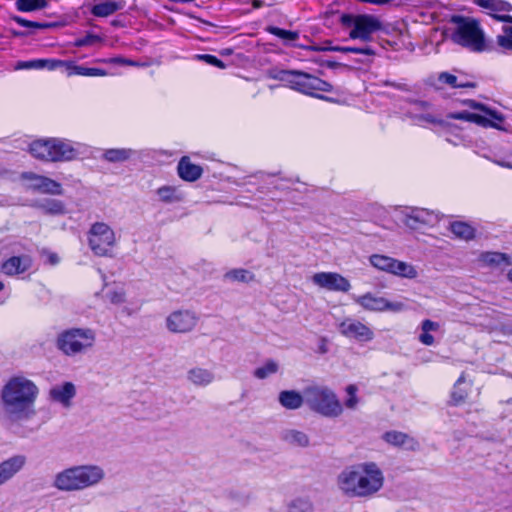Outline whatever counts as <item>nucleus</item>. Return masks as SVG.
<instances>
[{"label": "nucleus", "mask_w": 512, "mask_h": 512, "mask_svg": "<svg viewBox=\"0 0 512 512\" xmlns=\"http://www.w3.org/2000/svg\"><path fill=\"white\" fill-rule=\"evenodd\" d=\"M39 395L40 387L27 375L19 373L9 377L0 389L3 424L13 430L32 419Z\"/></svg>", "instance_id": "f257e3e1"}, {"label": "nucleus", "mask_w": 512, "mask_h": 512, "mask_svg": "<svg viewBox=\"0 0 512 512\" xmlns=\"http://www.w3.org/2000/svg\"><path fill=\"white\" fill-rule=\"evenodd\" d=\"M384 482V472L373 461L346 466L336 477L338 490L348 498H372L382 490Z\"/></svg>", "instance_id": "f03ea898"}, {"label": "nucleus", "mask_w": 512, "mask_h": 512, "mask_svg": "<svg viewBox=\"0 0 512 512\" xmlns=\"http://www.w3.org/2000/svg\"><path fill=\"white\" fill-rule=\"evenodd\" d=\"M105 472L98 465H77L58 472L53 479V487L63 492L81 491L98 485Z\"/></svg>", "instance_id": "7ed1b4c3"}, {"label": "nucleus", "mask_w": 512, "mask_h": 512, "mask_svg": "<svg viewBox=\"0 0 512 512\" xmlns=\"http://www.w3.org/2000/svg\"><path fill=\"white\" fill-rule=\"evenodd\" d=\"M271 77L285 83L289 88L326 101L331 98L318 94V92H331L333 86L312 74L299 70H278Z\"/></svg>", "instance_id": "20e7f679"}, {"label": "nucleus", "mask_w": 512, "mask_h": 512, "mask_svg": "<svg viewBox=\"0 0 512 512\" xmlns=\"http://www.w3.org/2000/svg\"><path fill=\"white\" fill-rule=\"evenodd\" d=\"M96 332L88 327H72L60 331L55 338L58 351L67 357H76L92 350Z\"/></svg>", "instance_id": "39448f33"}, {"label": "nucleus", "mask_w": 512, "mask_h": 512, "mask_svg": "<svg viewBox=\"0 0 512 512\" xmlns=\"http://www.w3.org/2000/svg\"><path fill=\"white\" fill-rule=\"evenodd\" d=\"M305 405L323 417L335 418L342 414L343 406L336 393L328 386L312 384L305 387Z\"/></svg>", "instance_id": "423d86ee"}, {"label": "nucleus", "mask_w": 512, "mask_h": 512, "mask_svg": "<svg viewBox=\"0 0 512 512\" xmlns=\"http://www.w3.org/2000/svg\"><path fill=\"white\" fill-rule=\"evenodd\" d=\"M457 26L451 34V40L471 52L481 53L487 50L485 33L479 21L473 18L458 17Z\"/></svg>", "instance_id": "0eeeda50"}, {"label": "nucleus", "mask_w": 512, "mask_h": 512, "mask_svg": "<svg viewBox=\"0 0 512 512\" xmlns=\"http://www.w3.org/2000/svg\"><path fill=\"white\" fill-rule=\"evenodd\" d=\"M340 23L344 27L351 28L349 32L351 39H359L363 42L370 41L372 35L382 29L381 21L369 14H342Z\"/></svg>", "instance_id": "6e6552de"}, {"label": "nucleus", "mask_w": 512, "mask_h": 512, "mask_svg": "<svg viewBox=\"0 0 512 512\" xmlns=\"http://www.w3.org/2000/svg\"><path fill=\"white\" fill-rule=\"evenodd\" d=\"M467 105L474 109L480 110L485 113L481 115L478 113H472L469 111L451 112L447 115L449 119L463 120L467 122L476 123L482 127H492L495 129L502 130L501 123L504 121V116L494 110L487 108L484 104L478 103L474 100H469Z\"/></svg>", "instance_id": "1a4fd4ad"}, {"label": "nucleus", "mask_w": 512, "mask_h": 512, "mask_svg": "<svg viewBox=\"0 0 512 512\" xmlns=\"http://www.w3.org/2000/svg\"><path fill=\"white\" fill-rule=\"evenodd\" d=\"M90 249L97 256H112L117 247L115 232L105 223L98 222L91 226L88 233Z\"/></svg>", "instance_id": "9d476101"}, {"label": "nucleus", "mask_w": 512, "mask_h": 512, "mask_svg": "<svg viewBox=\"0 0 512 512\" xmlns=\"http://www.w3.org/2000/svg\"><path fill=\"white\" fill-rule=\"evenodd\" d=\"M369 260L376 269L399 277L414 279L418 276L417 270L413 265L389 256L374 254L370 256Z\"/></svg>", "instance_id": "9b49d317"}, {"label": "nucleus", "mask_w": 512, "mask_h": 512, "mask_svg": "<svg viewBox=\"0 0 512 512\" xmlns=\"http://www.w3.org/2000/svg\"><path fill=\"white\" fill-rule=\"evenodd\" d=\"M402 222L411 229H419L423 226H433L439 222L440 216L433 210L411 207L401 212Z\"/></svg>", "instance_id": "f8f14e48"}, {"label": "nucleus", "mask_w": 512, "mask_h": 512, "mask_svg": "<svg viewBox=\"0 0 512 512\" xmlns=\"http://www.w3.org/2000/svg\"><path fill=\"white\" fill-rule=\"evenodd\" d=\"M21 180L27 189L51 195L63 194L62 185L46 176L38 175L33 172H26L21 175Z\"/></svg>", "instance_id": "ddd939ff"}, {"label": "nucleus", "mask_w": 512, "mask_h": 512, "mask_svg": "<svg viewBox=\"0 0 512 512\" xmlns=\"http://www.w3.org/2000/svg\"><path fill=\"white\" fill-rule=\"evenodd\" d=\"M353 299L357 304H359L361 307H363L364 309L369 310V311L401 312L406 308V306L403 302H400V301L392 302L384 297H377V296L373 295L372 293H366L362 296H354Z\"/></svg>", "instance_id": "4468645a"}, {"label": "nucleus", "mask_w": 512, "mask_h": 512, "mask_svg": "<svg viewBox=\"0 0 512 512\" xmlns=\"http://www.w3.org/2000/svg\"><path fill=\"white\" fill-rule=\"evenodd\" d=\"M88 147L79 142H73L65 138H56L54 162H67L86 153Z\"/></svg>", "instance_id": "2eb2a0df"}, {"label": "nucleus", "mask_w": 512, "mask_h": 512, "mask_svg": "<svg viewBox=\"0 0 512 512\" xmlns=\"http://www.w3.org/2000/svg\"><path fill=\"white\" fill-rule=\"evenodd\" d=\"M196 314L189 310H178L172 312L166 319V326L173 333L190 332L197 324Z\"/></svg>", "instance_id": "dca6fc26"}, {"label": "nucleus", "mask_w": 512, "mask_h": 512, "mask_svg": "<svg viewBox=\"0 0 512 512\" xmlns=\"http://www.w3.org/2000/svg\"><path fill=\"white\" fill-rule=\"evenodd\" d=\"M339 332L348 338L368 342L374 338L373 330L359 320L346 318L338 325Z\"/></svg>", "instance_id": "f3484780"}, {"label": "nucleus", "mask_w": 512, "mask_h": 512, "mask_svg": "<svg viewBox=\"0 0 512 512\" xmlns=\"http://www.w3.org/2000/svg\"><path fill=\"white\" fill-rule=\"evenodd\" d=\"M312 281L317 286L330 291L348 292L351 288L350 282L335 272L316 273L313 275Z\"/></svg>", "instance_id": "a211bd4d"}, {"label": "nucleus", "mask_w": 512, "mask_h": 512, "mask_svg": "<svg viewBox=\"0 0 512 512\" xmlns=\"http://www.w3.org/2000/svg\"><path fill=\"white\" fill-rule=\"evenodd\" d=\"M75 396L76 386L69 381L55 384L49 390V399L64 408H69L72 405Z\"/></svg>", "instance_id": "6ab92c4d"}, {"label": "nucleus", "mask_w": 512, "mask_h": 512, "mask_svg": "<svg viewBox=\"0 0 512 512\" xmlns=\"http://www.w3.org/2000/svg\"><path fill=\"white\" fill-rule=\"evenodd\" d=\"M26 456L17 454L0 462V486L12 480L26 465Z\"/></svg>", "instance_id": "aec40b11"}, {"label": "nucleus", "mask_w": 512, "mask_h": 512, "mask_svg": "<svg viewBox=\"0 0 512 512\" xmlns=\"http://www.w3.org/2000/svg\"><path fill=\"white\" fill-rule=\"evenodd\" d=\"M55 143L56 138H43L34 140L29 145V152L36 159L45 162H54Z\"/></svg>", "instance_id": "412c9836"}, {"label": "nucleus", "mask_w": 512, "mask_h": 512, "mask_svg": "<svg viewBox=\"0 0 512 512\" xmlns=\"http://www.w3.org/2000/svg\"><path fill=\"white\" fill-rule=\"evenodd\" d=\"M67 61L59 59H33L29 61H20L16 64V70H48L54 71L64 67L66 69Z\"/></svg>", "instance_id": "4be33fe9"}, {"label": "nucleus", "mask_w": 512, "mask_h": 512, "mask_svg": "<svg viewBox=\"0 0 512 512\" xmlns=\"http://www.w3.org/2000/svg\"><path fill=\"white\" fill-rule=\"evenodd\" d=\"M32 266V259L28 255L13 256L1 265V272L8 276H14L26 272Z\"/></svg>", "instance_id": "5701e85b"}, {"label": "nucleus", "mask_w": 512, "mask_h": 512, "mask_svg": "<svg viewBox=\"0 0 512 512\" xmlns=\"http://www.w3.org/2000/svg\"><path fill=\"white\" fill-rule=\"evenodd\" d=\"M496 20L505 23L501 28V33L496 36V44L503 52H512V16L495 15Z\"/></svg>", "instance_id": "b1692460"}, {"label": "nucleus", "mask_w": 512, "mask_h": 512, "mask_svg": "<svg viewBox=\"0 0 512 512\" xmlns=\"http://www.w3.org/2000/svg\"><path fill=\"white\" fill-rule=\"evenodd\" d=\"M431 85L437 89H442L444 86L450 88H474L476 86L474 82L463 81L458 76L448 72L439 73L436 80L431 81Z\"/></svg>", "instance_id": "393cba45"}, {"label": "nucleus", "mask_w": 512, "mask_h": 512, "mask_svg": "<svg viewBox=\"0 0 512 512\" xmlns=\"http://www.w3.org/2000/svg\"><path fill=\"white\" fill-rule=\"evenodd\" d=\"M280 439L292 447H308L310 438L306 432L296 428H285L280 432Z\"/></svg>", "instance_id": "a878e982"}, {"label": "nucleus", "mask_w": 512, "mask_h": 512, "mask_svg": "<svg viewBox=\"0 0 512 512\" xmlns=\"http://www.w3.org/2000/svg\"><path fill=\"white\" fill-rule=\"evenodd\" d=\"M279 403L288 410L299 409L305 404V389L302 393L295 390H284L279 393Z\"/></svg>", "instance_id": "bb28decb"}, {"label": "nucleus", "mask_w": 512, "mask_h": 512, "mask_svg": "<svg viewBox=\"0 0 512 512\" xmlns=\"http://www.w3.org/2000/svg\"><path fill=\"white\" fill-rule=\"evenodd\" d=\"M178 174L185 181H195L201 177L202 168L192 164L187 157H183L178 163Z\"/></svg>", "instance_id": "cd10ccee"}, {"label": "nucleus", "mask_w": 512, "mask_h": 512, "mask_svg": "<svg viewBox=\"0 0 512 512\" xmlns=\"http://www.w3.org/2000/svg\"><path fill=\"white\" fill-rule=\"evenodd\" d=\"M476 3L490 11V15L496 19L495 15L503 16L502 12H510L512 11V5L504 0H477Z\"/></svg>", "instance_id": "c85d7f7f"}, {"label": "nucleus", "mask_w": 512, "mask_h": 512, "mask_svg": "<svg viewBox=\"0 0 512 512\" xmlns=\"http://www.w3.org/2000/svg\"><path fill=\"white\" fill-rule=\"evenodd\" d=\"M384 440L392 445L401 446L406 445L407 448L415 450L418 448L419 444L413 438L409 437L407 434L398 432V431H390L386 432L383 436Z\"/></svg>", "instance_id": "c756f323"}, {"label": "nucleus", "mask_w": 512, "mask_h": 512, "mask_svg": "<svg viewBox=\"0 0 512 512\" xmlns=\"http://www.w3.org/2000/svg\"><path fill=\"white\" fill-rule=\"evenodd\" d=\"M188 380L196 386H207L214 380V374L204 368L196 367L187 372Z\"/></svg>", "instance_id": "7c9ffc66"}, {"label": "nucleus", "mask_w": 512, "mask_h": 512, "mask_svg": "<svg viewBox=\"0 0 512 512\" xmlns=\"http://www.w3.org/2000/svg\"><path fill=\"white\" fill-rule=\"evenodd\" d=\"M66 71L68 76L72 75H81V76H90V77H97V76H106L108 74H112V72L105 71L100 68H94V67H85V66H78L73 64L70 61H67L66 63Z\"/></svg>", "instance_id": "2f4dec72"}, {"label": "nucleus", "mask_w": 512, "mask_h": 512, "mask_svg": "<svg viewBox=\"0 0 512 512\" xmlns=\"http://www.w3.org/2000/svg\"><path fill=\"white\" fill-rule=\"evenodd\" d=\"M316 51H337L342 53H355V54H363L368 56L375 55V51L370 46L363 47H350V46H325V47H317L314 48Z\"/></svg>", "instance_id": "473e14b6"}, {"label": "nucleus", "mask_w": 512, "mask_h": 512, "mask_svg": "<svg viewBox=\"0 0 512 512\" xmlns=\"http://www.w3.org/2000/svg\"><path fill=\"white\" fill-rule=\"evenodd\" d=\"M35 206L50 215H61L65 213L63 202L57 199H45L37 202Z\"/></svg>", "instance_id": "72a5a7b5"}, {"label": "nucleus", "mask_w": 512, "mask_h": 512, "mask_svg": "<svg viewBox=\"0 0 512 512\" xmlns=\"http://www.w3.org/2000/svg\"><path fill=\"white\" fill-rule=\"evenodd\" d=\"M159 199L165 203H175L184 200L183 193L174 186H163L157 190Z\"/></svg>", "instance_id": "f704fd0d"}, {"label": "nucleus", "mask_w": 512, "mask_h": 512, "mask_svg": "<svg viewBox=\"0 0 512 512\" xmlns=\"http://www.w3.org/2000/svg\"><path fill=\"white\" fill-rule=\"evenodd\" d=\"M451 232L460 239L470 240L474 238L475 229L466 222L454 221L450 224Z\"/></svg>", "instance_id": "c9c22d12"}, {"label": "nucleus", "mask_w": 512, "mask_h": 512, "mask_svg": "<svg viewBox=\"0 0 512 512\" xmlns=\"http://www.w3.org/2000/svg\"><path fill=\"white\" fill-rule=\"evenodd\" d=\"M279 370V363L273 359L266 360L260 367L256 368L253 372L255 378L264 380Z\"/></svg>", "instance_id": "e433bc0d"}, {"label": "nucleus", "mask_w": 512, "mask_h": 512, "mask_svg": "<svg viewBox=\"0 0 512 512\" xmlns=\"http://www.w3.org/2000/svg\"><path fill=\"white\" fill-rule=\"evenodd\" d=\"M121 8V5L116 1H106L99 4H96L92 7V14L97 17H107L118 9Z\"/></svg>", "instance_id": "4c0bfd02"}, {"label": "nucleus", "mask_w": 512, "mask_h": 512, "mask_svg": "<svg viewBox=\"0 0 512 512\" xmlns=\"http://www.w3.org/2000/svg\"><path fill=\"white\" fill-rule=\"evenodd\" d=\"M224 278L228 281L249 283L254 280L255 275L249 270L239 268L229 270L225 273Z\"/></svg>", "instance_id": "58836bf2"}, {"label": "nucleus", "mask_w": 512, "mask_h": 512, "mask_svg": "<svg viewBox=\"0 0 512 512\" xmlns=\"http://www.w3.org/2000/svg\"><path fill=\"white\" fill-rule=\"evenodd\" d=\"M287 512H314V505L309 498L298 497L289 502Z\"/></svg>", "instance_id": "ea45409f"}, {"label": "nucleus", "mask_w": 512, "mask_h": 512, "mask_svg": "<svg viewBox=\"0 0 512 512\" xmlns=\"http://www.w3.org/2000/svg\"><path fill=\"white\" fill-rule=\"evenodd\" d=\"M465 381V373H462L460 377L457 379L451 394V401L454 405H459L463 403L468 397V390L461 388V385L465 383Z\"/></svg>", "instance_id": "a19ab883"}, {"label": "nucleus", "mask_w": 512, "mask_h": 512, "mask_svg": "<svg viewBox=\"0 0 512 512\" xmlns=\"http://www.w3.org/2000/svg\"><path fill=\"white\" fill-rule=\"evenodd\" d=\"M266 31L282 39L285 43H292L299 39V33L297 31L285 30L276 26H267Z\"/></svg>", "instance_id": "79ce46f5"}, {"label": "nucleus", "mask_w": 512, "mask_h": 512, "mask_svg": "<svg viewBox=\"0 0 512 512\" xmlns=\"http://www.w3.org/2000/svg\"><path fill=\"white\" fill-rule=\"evenodd\" d=\"M47 0H17L16 8L21 12H32L46 8Z\"/></svg>", "instance_id": "37998d69"}, {"label": "nucleus", "mask_w": 512, "mask_h": 512, "mask_svg": "<svg viewBox=\"0 0 512 512\" xmlns=\"http://www.w3.org/2000/svg\"><path fill=\"white\" fill-rule=\"evenodd\" d=\"M482 261L490 266H499V265H508L509 264V257L506 254L499 253V252H487L482 254L481 256Z\"/></svg>", "instance_id": "c03bdc74"}, {"label": "nucleus", "mask_w": 512, "mask_h": 512, "mask_svg": "<svg viewBox=\"0 0 512 512\" xmlns=\"http://www.w3.org/2000/svg\"><path fill=\"white\" fill-rule=\"evenodd\" d=\"M358 388L351 384L346 387V392L348 394V398L345 400L344 405L347 409L354 410L356 409L359 398L357 397Z\"/></svg>", "instance_id": "a18cd8bd"}, {"label": "nucleus", "mask_w": 512, "mask_h": 512, "mask_svg": "<svg viewBox=\"0 0 512 512\" xmlns=\"http://www.w3.org/2000/svg\"><path fill=\"white\" fill-rule=\"evenodd\" d=\"M103 157L110 162H120L126 160L127 152L125 149H108Z\"/></svg>", "instance_id": "49530a36"}, {"label": "nucleus", "mask_w": 512, "mask_h": 512, "mask_svg": "<svg viewBox=\"0 0 512 512\" xmlns=\"http://www.w3.org/2000/svg\"><path fill=\"white\" fill-rule=\"evenodd\" d=\"M196 58L201 60V61H204L206 62L207 64L209 65H212V66H216L220 69H224L226 67V65L224 64V62L220 59H218L216 56L214 55H210V54H198L196 55Z\"/></svg>", "instance_id": "de8ad7c7"}, {"label": "nucleus", "mask_w": 512, "mask_h": 512, "mask_svg": "<svg viewBox=\"0 0 512 512\" xmlns=\"http://www.w3.org/2000/svg\"><path fill=\"white\" fill-rule=\"evenodd\" d=\"M415 120L419 124H423V123H430V124H437V125H443L444 124V122L441 119H438L437 117H435L431 113H424V114L417 115L415 117Z\"/></svg>", "instance_id": "09e8293b"}, {"label": "nucleus", "mask_w": 512, "mask_h": 512, "mask_svg": "<svg viewBox=\"0 0 512 512\" xmlns=\"http://www.w3.org/2000/svg\"><path fill=\"white\" fill-rule=\"evenodd\" d=\"M12 20L14 22H16L18 25H20L22 27H26V28H36V29H39V28L43 27V25L38 23V22L29 21V20H26V19H24L22 17H19V16L12 17Z\"/></svg>", "instance_id": "8fccbe9b"}, {"label": "nucleus", "mask_w": 512, "mask_h": 512, "mask_svg": "<svg viewBox=\"0 0 512 512\" xmlns=\"http://www.w3.org/2000/svg\"><path fill=\"white\" fill-rule=\"evenodd\" d=\"M99 40H100L99 37L96 35H87L84 38L79 39L76 42V45L77 46L92 45V44H95L96 42H98Z\"/></svg>", "instance_id": "3c124183"}, {"label": "nucleus", "mask_w": 512, "mask_h": 512, "mask_svg": "<svg viewBox=\"0 0 512 512\" xmlns=\"http://www.w3.org/2000/svg\"><path fill=\"white\" fill-rule=\"evenodd\" d=\"M421 328L424 332L437 331L439 329V324L437 322L426 319L422 322Z\"/></svg>", "instance_id": "603ef678"}, {"label": "nucleus", "mask_w": 512, "mask_h": 512, "mask_svg": "<svg viewBox=\"0 0 512 512\" xmlns=\"http://www.w3.org/2000/svg\"><path fill=\"white\" fill-rule=\"evenodd\" d=\"M419 341L424 345L430 346L434 343V337L429 334V332L422 331L419 336Z\"/></svg>", "instance_id": "864d4df0"}, {"label": "nucleus", "mask_w": 512, "mask_h": 512, "mask_svg": "<svg viewBox=\"0 0 512 512\" xmlns=\"http://www.w3.org/2000/svg\"><path fill=\"white\" fill-rule=\"evenodd\" d=\"M111 302L113 303H121L125 300V291L122 289L120 292H113L109 296Z\"/></svg>", "instance_id": "5fc2aeb1"}, {"label": "nucleus", "mask_w": 512, "mask_h": 512, "mask_svg": "<svg viewBox=\"0 0 512 512\" xmlns=\"http://www.w3.org/2000/svg\"><path fill=\"white\" fill-rule=\"evenodd\" d=\"M45 255L47 258V262L51 265H56L60 261L58 255L56 253L47 251V252H45Z\"/></svg>", "instance_id": "6e6d98bb"}, {"label": "nucleus", "mask_w": 512, "mask_h": 512, "mask_svg": "<svg viewBox=\"0 0 512 512\" xmlns=\"http://www.w3.org/2000/svg\"><path fill=\"white\" fill-rule=\"evenodd\" d=\"M108 62L109 63H118L124 67L128 65V61L124 58H113V59L108 60Z\"/></svg>", "instance_id": "4d7b16f0"}, {"label": "nucleus", "mask_w": 512, "mask_h": 512, "mask_svg": "<svg viewBox=\"0 0 512 512\" xmlns=\"http://www.w3.org/2000/svg\"><path fill=\"white\" fill-rule=\"evenodd\" d=\"M499 166L501 167H505V168H508V169H512V163L510 162H506V161H500V160H497L495 161Z\"/></svg>", "instance_id": "13d9d810"}, {"label": "nucleus", "mask_w": 512, "mask_h": 512, "mask_svg": "<svg viewBox=\"0 0 512 512\" xmlns=\"http://www.w3.org/2000/svg\"><path fill=\"white\" fill-rule=\"evenodd\" d=\"M390 0H367V3L377 4V5H383L389 3Z\"/></svg>", "instance_id": "bf43d9fd"}, {"label": "nucleus", "mask_w": 512, "mask_h": 512, "mask_svg": "<svg viewBox=\"0 0 512 512\" xmlns=\"http://www.w3.org/2000/svg\"><path fill=\"white\" fill-rule=\"evenodd\" d=\"M262 5H263V1H261V0H254V1L252 2V6H253L254 8H260V7H262Z\"/></svg>", "instance_id": "052dcab7"}, {"label": "nucleus", "mask_w": 512, "mask_h": 512, "mask_svg": "<svg viewBox=\"0 0 512 512\" xmlns=\"http://www.w3.org/2000/svg\"><path fill=\"white\" fill-rule=\"evenodd\" d=\"M4 283L0 281V292L4 289Z\"/></svg>", "instance_id": "680f3d73"}, {"label": "nucleus", "mask_w": 512, "mask_h": 512, "mask_svg": "<svg viewBox=\"0 0 512 512\" xmlns=\"http://www.w3.org/2000/svg\"><path fill=\"white\" fill-rule=\"evenodd\" d=\"M508 277H509V279L512 281V269L509 271V273H508Z\"/></svg>", "instance_id": "e2e57ef3"}, {"label": "nucleus", "mask_w": 512, "mask_h": 512, "mask_svg": "<svg viewBox=\"0 0 512 512\" xmlns=\"http://www.w3.org/2000/svg\"><path fill=\"white\" fill-rule=\"evenodd\" d=\"M446 140H447V142H450V143H453L454 145H456V143H455V142H453V139H449V138H447Z\"/></svg>", "instance_id": "0e129e2a"}, {"label": "nucleus", "mask_w": 512, "mask_h": 512, "mask_svg": "<svg viewBox=\"0 0 512 512\" xmlns=\"http://www.w3.org/2000/svg\"><path fill=\"white\" fill-rule=\"evenodd\" d=\"M446 140H447V142H450V143H453L454 145H456V143H455V142H453V139H449V138H447Z\"/></svg>", "instance_id": "69168bd1"}, {"label": "nucleus", "mask_w": 512, "mask_h": 512, "mask_svg": "<svg viewBox=\"0 0 512 512\" xmlns=\"http://www.w3.org/2000/svg\"><path fill=\"white\" fill-rule=\"evenodd\" d=\"M129 65H136V63L130 60Z\"/></svg>", "instance_id": "338daca9"}, {"label": "nucleus", "mask_w": 512, "mask_h": 512, "mask_svg": "<svg viewBox=\"0 0 512 512\" xmlns=\"http://www.w3.org/2000/svg\"><path fill=\"white\" fill-rule=\"evenodd\" d=\"M420 104H421L422 106H427V105H428V103H426V102H421Z\"/></svg>", "instance_id": "774afa93"}]
</instances>
